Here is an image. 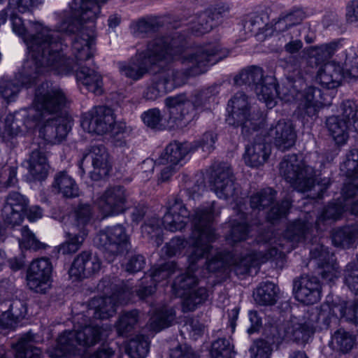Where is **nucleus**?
Masks as SVG:
<instances>
[{
  "instance_id": "obj_58",
  "label": "nucleus",
  "mask_w": 358,
  "mask_h": 358,
  "mask_svg": "<svg viewBox=\"0 0 358 358\" xmlns=\"http://www.w3.org/2000/svg\"><path fill=\"white\" fill-rule=\"evenodd\" d=\"M317 266L321 269L320 272L321 277L327 282H333L339 277L340 269L335 256L330 257L323 264H318Z\"/></svg>"
},
{
  "instance_id": "obj_33",
  "label": "nucleus",
  "mask_w": 358,
  "mask_h": 358,
  "mask_svg": "<svg viewBox=\"0 0 358 358\" xmlns=\"http://www.w3.org/2000/svg\"><path fill=\"white\" fill-rule=\"evenodd\" d=\"M29 164V171L35 180H43L46 178L49 165L46 153L40 145L31 151Z\"/></svg>"
},
{
  "instance_id": "obj_36",
  "label": "nucleus",
  "mask_w": 358,
  "mask_h": 358,
  "mask_svg": "<svg viewBox=\"0 0 358 358\" xmlns=\"http://www.w3.org/2000/svg\"><path fill=\"white\" fill-rule=\"evenodd\" d=\"M22 71V68L20 70V71L15 76V80L17 81L11 80H5L3 79L0 81V94L2 97L6 100L8 102L13 101L15 99L17 94L20 91L21 86H25L27 87H31L34 83H36V79L41 75L45 73L46 72H41L38 73L37 76L30 82L27 83H23L24 78L20 76V73Z\"/></svg>"
},
{
  "instance_id": "obj_53",
  "label": "nucleus",
  "mask_w": 358,
  "mask_h": 358,
  "mask_svg": "<svg viewBox=\"0 0 358 358\" xmlns=\"http://www.w3.org/2000/svg\"><path fill=\"white\" fill-rule=\"evenodd\" d=\"M344 210V206L341 202L329 203L322 210L318 217L316 224L319 227L320 223L325 222H334L338 220Z\"/></svg>"
},
{
  "instance_id": "obj_22",
  "label": "nucleus",
  "mask_w": 358,
  "mask_h": 358,
  "mask_svg": "<svg viewBox=\"0 0 358 358\" xmlns=\"http://www.w3.org/2000/svg\"><path fill=\"white\" fill-rule=\"evenodd\" d=\"M28 206L27 199L17 192H11L6 196L1 210L2 218L7 225H19L24 219Z\"/></svg>"
},
{
  "instance_id": "obj_1",
  "label": "nucleus",
  "mask_w": 358,
  "mask_h": 358,
  "mask_svg": "<svg viewBox=\"0 0 358 358\" xmlns=\"http://www.w3.org/2000/svg\"><path fill=\"white\" fill-rule=\"evenodd\" d=\"M9 15L13 31L23 39L30 54V58L24 61L20 74L24 78L23 83L30 82L38 73L48 70L59 73L70 71L71 61L64 54L66 45L62 41L59 32L73 34L78 30V24L71 10L64 13L56 30L38 21H30L29 26L25 27L21 17L13 12Z\"/></svg>"
},
{
  "instance_id": "obj_47",
  "label": "nucleus",
  "mask_w": 358,
  "mask_h": 358,
  "mask_svg": "<svg viewBox=\"0 0 358 358\" xmlns=\"http://www.w3.org/2000/svg\"><path fill=\"white\" fill-rule=\"evenodd\" d=\"M162 221L157 217H152L148 220L141 227V233L144 237L153 240L157 247L162 245Z\"/></svg>"
},
{
  "instance_id": "obj_17",
  "label": "nucleus",
  "mask_w": 358,
  "mask_h": 358,
  "mask_svg": "<svg viewBox=\"0 0 358 358\" xmlns=\"http://www.w3.org/2000/svg\"><path fill=\"white\" fill-rule=\"evenodd\" d=\"M87 159L92 162L93 169L90 172V176L92 180L99 181L105 178L111 170L109 155L103 145L95 144L86 149L78 163L82 175L85 173L83 162Z\"/></svg>"
},
{
  "instance_id": "obj_12",
  "label": "nucleus",
  "mask_w": 358,
  "mask_h": 358,
  "mask_svg": "<svg viewBox=\"0 0 358 358\" xmlns=\"http://www.w3.org/2000/svg\"><path fill=\"white\" fill-rule=\"evenodd\" d=\"M96 244L103 252L117 255L129 249V236L122 225L117 224L100 231L96 238Z\"/></svg>"
},
{
  "instance_id": "obj_35",
  "label": "nucleus",
  "mask_w": 358,
  "mask_h": 358,
  "mask_svg": "<svg viewBox=\"0 0 358 358\" xmlns=\"http://www.w3.org/2000/svg\"><path fill=\"white\" fill-rule=\"evenodd\" d=\"M260 257L259 254L254 252L234 255L231 257L229 265L236 275L243 276L250 273L252 268L259 266L261 263Z\"/></svg>"
},
{
  "instance_id": "obj_44",
  "label": "nucleus",
  "mask_w": 358,
  "mask_h": 358,
  "mask_svg": "<svg viewBox=\"0 0 358 358\" xmlns=\"http://www.w3.org/2000/svg\"><path fill=\"white\" fill-rule=\"evenodd\" d=\"M276 196V192L271 188L262 189L250 197V208L253 210L260 211L273 203Z\"/></svg>"
},
{
  "instance_id": "obj_59",
  "label": "nucleus",
  "mask_w": 358,
  "mask_h": 358,
  "mask_svg": "<svg viewBox=\"0 0 358 358\" xmlns=\"http://www.w3.org/2000/svg\"><path fill=\"white\" fill-rule=\"evenodd\" d=\"M92 215V207L89 204H79L73 213L74 224L79 231L85 230V227L90 222Z\"/></svg>"
},
{
  "instance_id": "obj_30",
  "label": "nucleus",
  "mask_w": 358,
  "mask_h": 358,
  "mask_svg": "<svg viewBox=\"0 0 358 358\" xmlns=\"http://www.w3.org/2000/svg\"><path fill=\"white\" fill-rule=\"evenodd\" d=\"M313 334V325L310 322L294 317L285 324L284 335L282 338L304 343Z\"/></svg>"
},
{
  "instance_id": "obj_43",
  "label": "nucleus",
  "mask_w": 358,
  "mask_h": 358,
  "mask_svg": "<svg viewBox=\"0 0 358 358\" xmlns=\"http://www.w3.org/2000/svg\"><path fill=\"white\" fill-rule=\"evenodd\" d=\"M176 318V313L172 308L163 307L157 310L150 320V328L159 331L170 327Z\"/></svg>"
},
{
  "instance_id": "obj_39",
  "label": "nucleus",
  "mask_w": 358,
  "mask_h": 358,
  "mask_svg": "<svg viewBox=\"0 0 358 358\" xmlns=\"http://www.w3.org/2000/svg\"><path fill=\"white\" fill-rule=\"evenodd\" d=\"M255 91L259 100L264 102L268 108H272L276 105L278 92L272 77L266 76L264 83L257 85Z\"/></svg>"
},
{
  "instance_id": "obj_52",
  "label": "nucleus",
  "mask_w": 358,
  "mask_h": 358,
  "mask_svg": "<svg viewBox=\"0 0 358 358\" xmlns=\"http://www.w3.org/2000/svg\"><path fill=\"white\" fill-rule=\"evenodd\" d=\"M248 215L246 213H241L240 218L244 221L242 222H235L233 224L230 233L228 236V240L233 243L241 242L245 241L249 232Z\"/></svg>"
},
{
  "instance_id": "obj_34",
  "label": "nucleus",
  "mask_w": 358,
  "mask_h": 358,
  "mask_svg": "<svg viewBox=\"0 0 358 358\" xmlns=\"http://www.w3.org/2000/svg\"><path fill=\"white\" fill-rule=\"evenodd\" d=\"M357 343L358 331L353 334L340 328L332 334L330 345L332 349L340 353L348 354Z\"/></svg>"
},
{
  "instance_id": "obj_64",
  "label": "nucleus",
  "mask_w": 358,
  "mask_h": 358,
  "mask_svg": "<svg viewBox=\"0 0 358 358\" xmlns=\"http://www.w3.org/2000/svg\"><path fill=\"white\" fill-rule=\"evenodd\" d=\"M272 348L269 342L263 339L254 341L250 352L254 358H270Z\"/></svg>"
},
{
  "instance_id": "obj_6",
  "label": "nucleus",
  "mask_w": 358,
  "mask_h": 358,
  "mask_svg": "<svg viewBox=\"0 0 358 358\" xmlns=\"http://www.w3.org/2000/svg\"><path fill=\"white\" fill-rule=\"evenodd\" d=\"M180 102L179 98L167 97L165 104L169 108V117L164 119L160 110L157 108L150 109L142 114L143 122L152 129L157 130H173L182 129L187 125V122L191 119L188 112L191 106L186 104L185 107L180 108L177 103Z\"/></svg>"
},
{
  "instance_id": "obj_27",
  "label": "nucleus",
  "mask_w": 358,
  "mask_h": 358,
  "mask_svg": "<svg viewBox=\"0 0 358 358\" xmlns=\"http://www.w3.org/2000/svg\"><path fill=\"white\" fill-rule=\"evenodd\" d=\"M107 0H73L70 4V10L76 23L94 24V21L100 13L101 4Z\"/></svg>"
},
{
  "instance_id": "obj_9",
  "label": "nucleus",
  "mask_w": 358,
  "mask_h": 358,
  "mask_svg": "<svg viewBox=\"0 0 358 358\" xmlns=\"http://www.w3.org/2000/svg\"><path fill=\"white\" fill-rule=\"evenodd\" d=\"M280 175L299 192H308L314 183L315 169L299 160L296 155L284 157L279 164Z\"/></svg>"
},
{
  "instance_id": "obj_28",
  "label": "nucleus",
  "mask_w": 358,
  "mask_h": 358,
  "mask_svg": "<svg viewBox=\"0 0 358 358\" xmlns=\"http://www.w3.org/2000/svg\"><path fill=\"white\" fill-rule=\"evenodd\" d=\"M101 262L96 256L83 252L73 260L69 273L76 278H86L99 271Z\"/></svg>"
},
{
  "instance_id": "obj_50",
  "label": "nucleus",
  "mask_w": 358,
  "mask_h": 358,
  "mask_svg": "<svg viewBox=\"0 0 358 358\" xmlns=\"http://www.w3.org/2000/svg\"><path fill=\"white\" fill-rule=\"evenodd\" d=\"M87 235L86 230H81L78 234H68V239L59 247V252L71 255L77 252L83 245Z\"/></svg>"
},
{
  "instance_id": "obj_24",
  "label": "nucleus",
  "mask_w": 358,
  "mask_h": 358,
  "mask_svg": "<svg viewBox=\"0 0 358 358\" xmlns=\"http://www.w3.org/2000/svg\"><path fill=\"white\" fill-rule=\"evenodd\" d=\"M71 128V120L63 116L49 118L39 130V137L50 144H57L65 139Z\"/></svg>"
},
{
  "instance_id": "obj_38",
  "label": "nucleus",
  "mask_w": 358,
  "mask_h": 358,
  "mask_svg": "<svg viewBox=\"0 0 358 358\" xmlns=\"http://www.w3.org/2000/svg\"><path fill=\"white\" fill-rule=\"evenodd\" d=\"M357 310L358 301L357 300L351 301H342L339 303H333L330 308V311L337 318L355 325L358 324Z\"/></svg>"
},
{
  "instance_id": "obj_7",
  "label": "nucleus",
  "mask_w": 358,
  "mask_h": 358,
  "mask_svg": "<svg viewBox=\"0 0 358 358\" xmlns=\"http://www.w3.org/2000/svg\"><path fill=\"white\" fill-rule=\"evenodd\" d=\"M101 329L98 326H85L80 330L65 331L57 338V346L51 352L52 358L76 355L78 345H93L101 339Z\"/></svg>"
},
{
  "instance_id": "obj_57",
  "label": "nucleus",
  "mask_w": 358,
  "mask_h": 358,
  "mask_svg": "<svg viewBox=\"0 0 358 358\" xmlns=\"http://www.w3.org/2000/svg\"><path fill=\"white\" fill-rule=\"evenodd\" d=\"M233 354V347L229 339L220 338L215 341L211 345L210 355L212 358H231Z\"/></svg>"
},
{
  "instance_id": "obj_20",
  "label": "nucleus",
  "mask_w": 358,
  "mask_h": 358,
  "mask_svg": "<svg viewBox=\"0 0 358 358\" xmlns=\"http://www.w3.org/2000/svg\"><path fill=\"white\" fill-rule=\"evenodd\" d=\"M321 284L318 278L309 275H301L293 281L295 298L305 304H313L319 301Z\"/></svg>"
},
{
  "instance_id": "obj_26",
  "label": "nucleus",
  "mask_w": 358,
  "mask_h": 358,
  "mask_svg": "<svg viewBox=\"0 0 358 358\" xmlns=\"http://www.w3.org/2000/svg\"><path fill=\"white\" fill-rule=\"evenodd\" d=\"M267 136L273 141L275 146L284 152L290 149L295 144L296 132L291 121L279 120L274 126H271Z\"/></svg>"
},
{
  "instance_id": "obj_32",
  "label": "nucleus",
  "mask_w": 358,
  "mask_h": 358,
  "mask_svg": "<svg viewBox=\"0 0 358 358\" xmlns=\"http://www.w3.org/2000/svg\"><path fill=\"white\" fill-rule=\"evenodd\" d=\"M271 152L270 145L264 142L254 143L246 147L243 159L246 165L259 167L268 160Z\"/></svg>"
},
{
  "instance_id": "obj_13",
  "label": "nucleus",
  "mask_w": 358,
  "mask_h": 358,
  "mask_svg": "<svg viewBox=\"0 0 358 358\" xmlns=\"http://www.w3.org/2000/svg\"><path fill=\"white\" fill-rule=\"evenodd\" d=\"M210 182L219 198L225 200H236L240 189L238 185L235 182L234 176L229 165L220 163L213 166Z\"/></svg>"
},
{
  "instance_id": "obj_8",
  "label": "nucleus",
  "mask_w": 358,
  "mask_h": 358,
  "mask_svg": "<svg viewBox=\"0 0 358 358\" xmlns=\"http://www.w3.org/2000/svg\"><path fill=\"white\" fill-rule=\"evenodd\" d=\"M229 115L226 121L229 125L241 127L242 133L249 135L257 130L262 122L261 115L252 112L248 98L243 92H238L228 103Z\"/></svg>"
},
{
  "instance_id": "obj_11",
  "label": "nucleus",
  "mask_w": 358,
  "mask_h": 358,
  "mask_svg": "<svg viewBox=\"0 0 358 358\" xmlns=\"http://www.w3.org/2000/svg\"><path fill=\"white\" fill-rule=\"evenodd\" d=\"M112 293L109 296L92 299L89 303L93 310L95 319L105 320L112 317L116 312L117 304L127 303L131 299L133 291L127 284L120 282L111 284Z\"/></svg>"
},
{
  "instance_id": "obj_56",
  "label": "nucleus",
  "mask_w": 358,
  "mask_h": 358,
  "mask_svg": "<svg viewBox=\"0 0 358 358\" xmlns=\"http://www.w3.org/2000/svg\"><path fill=\"white\" fill-rule=\"evenodd\" d=\"M138 312L136 310L122 314L116 324L118 334L124 336L130 332L138 322Z\"/></svg>"
},
{
  "instance_id": "obj_48",
  "label": "nucleus",
  "mask_w": 358,
  "mask_h": 358,
  "mask_svg": "<svg viewBox=\"0 0 358 358\" xmlns=\"http://www.w3.org/2000/svg\"><path fill=\"white\" fill-rule=\"evenodd\" d=\"M149 348L148 337L138 335L130 340L126 352L131 358H144L149 352Z\"/></svg>"
},
{
  "instance_id": "obj_15",
  "label": "nucleus",
  "mask_w": 358,
  "mask_h": 358,
  "mask_svg": "<svg viewBox=\"0 0 358 358\" xmlns=\"http://www.w3.org/2000/svg\"><path fill=\"white\" fill-rule=\"evenodd\" d=\"M306 17L305 11L301 8H294L289 11L282 13L278 18L273 20L271 25L266 24L263 27L259 26L260 17L250 20L251 25L258 33L264 34L266 36L271 35L273 32L285 33L290 31Z\"/></svg>"
},
{
  "instance_id": "obj_29",
  "label": "nucleus",
  "mask_w": 358,
  "mask_h": 358,
  "mask_svg": "<svg viewBox=\"0 0 358 358\" xmlns=\"http://www.w3.org/2000/svg\"><path fill=\"white\" fill-rule=\"evenodd\" d=\"M190 152H192V148L189 143H180L175 141L171 142L166 147L164 151L156 159L155 163L159 165L171 164L180 167L182 165L181 164L182 161Z\"/></svg>"
},
{
  "instance_id": "obj_31",
  "label": "nucleus",
  "mask_w": 358,
  "mask_h": 358,
  "mask_svg": "<svg viewBox=\"0 0 358 358\" xmlns=\"http://www.w3.org/2000/svg\"><path fill=\"white\" fill-rule=\"evenodd\" d=\"M343 71L340 64L329 62L325 64L318 71L316 80L326 89H334L341 85Z\"/></svg>"
},
{
  "instance_id": "obj_60",
  "label": "nucleus",
  "mask_w": 358,
  "mask_h": 358,
  "mask_svg": "<svg viewBox=\"0 0 358 358\" xmlns=\"http://www.w3.org/2000/svg\"><path fill=\"white\" fill-rule=\"evenodd\" d=\"M21 231L22 238L19 240V245L21 248L34 251L45 248V245L37 240L34 234L27 227H23Z\"/></svg>"
},
{
  "instance_id": "obj_41",
  "label": "nucleus",
  "mask_w": 358,
  "mask_h": 358,
  "mask_svg": "<svg viewBox=\"0 0 358 358\" xmlns=\"http://www.w3.org/2000/svg\"><path fill=\"white\" fill-rule=\"evenodd\" d=\"M357 238V231L352 226H345L335 229L331 232L333 244L336 247L350 248Z\"/></svg>"
},
{
  "instance_id": "obj_21",
  "label": "nucleus",
  "mask_w": 358,
  "mask_h": 358,
  "mask_svg": "<svg viewBox=\"0 0 358 358\" xmlns=\"http://www.w3.org/2000/svg\"><path fill=\"white\" fill-rule=\"evenodd\" d=\"M189 217V213L178 196L171 197L167 203V211L162 218V224L170 231L184 229Z\"/></svg>"
},
{
  "instance_id": "obj_63",
  "label": "nucleus",
  "mask_w": 358,
  "mask_h": 358,
  "mask_svg": "<svg viewBox=\"0 0 358 358\" xmlns=\"http://www.w3.org/2000/svg\"><path fill=\"white\" fill-rule=\"evenodd\" d=\"M339 42L333 41L329 43L322 44L320 46L315 47L311 54L315 57L318 63L323 62L329 59L338 49Z\"/></svg>"
},
{
  "instance_id": "obj_16",
  "label": "nucleus",
  "mask_w": 358,
  "mask_h": 358,
  "mask_svg": "<svg viewBox=\"0 0 358 358\" xmlns=\"http://www.w3.org/2000/svg\"><path fill=\"white\" fill-rule=\"evenodd\" d=\"M114 124L113 111L107 106L94 107L82 115L81 127L89 133L104 134L111 131Z\"/></svg>"
},
{
  "instance_id": "obj_18",
  "label": "nucleus",
  "mask_w": 358,
  "mask_h": 358,
  "mask_svg": "<svg viewBox=\"0 0 358 358\" xmlns=\"http://www.w3.org/2000/svg\"><path fill=\"white\" fill-rule=\"evenodd\" d=\"M127 198V189L123 186L115 185L108 187L95 203L104 216H113L124 210Z\"/></svg>"
},
{
  "instance_id": "obj_19",
  "label": "nucleus",
  "mask_w": 358,
  "mask_h": 358,
  "mask_svg": "<svg viewBox=\"0 0 358 358\" xmlns=\"http://www.w3.org/2000/svg\"><path fill=\"white\" fill-rule=\"evenodd\" d=\"M312 230V223L302 220H296L291 222L284 232L283 239L280 241L277 245L280 248L273 247L271 249V255L273 252L276 254L289 252L296 245L305 241L310 231Z\"/></svg>"
},
{
  "instance_id": "obj_25",
  "label": "nucleus",
  "mask_w": 358,
  "mask_h": 358,
  "mask_svg": "<svg viewBox=\"0 0 358 358\" xmlns=\"http://www.w3.org/2000/svg\"><path fill=\"white\" fill-rule=\"evenodd\" d=\"M296 115L303 120L316 117L322 107L320 100L321 91L318 88L309 87L299 94Z\"/></svg>"
},
{
  "instance_id": "obj_40",
  "label": "nucleus",
  "mask_w": 358,
  "mask_h": 358,
  "mask_svg": "<svg viewBox=\"0 0 358 358\" xmlns=\"http://www.w3.org/2000/svg\"><path fill=\"white\" fill-rule=\"evenodd\" d=\"M265 78L263 69L253 66L242 70L235 76L234 83L237 85H245L254 87L255 90L257 85L263 83Z\"/></svg>"
},
{
  "instance_id": "obj_42",
  "label": "nucleus",
  "mask_w": 358,
  "mask_h": 358,
  "mask_svg": "<svg viewBox=\"0 0 358 358\" xmlns=\"http://www.w3.org/2000/svg\"><path fill=\"white\" fill-rule=\"evenodd\" d=\"M278 287L271 282H262L254 293L255 301L259 305L271 306L276 303Z\"/></svg>"
},
{
  "instance_id": "obj_14",
  "label": "nucleus",
  "mask_w": 358,
  "mask_h": 358,
  "mask_svg": "<svg viewBox=\"0 0 358 358\" xmlns=\"http://www.w3.org/2000/svg\"><path fill=\"white\" fill-rule=\"evenodd\" d=\"M66 97L63 91L48 82L43 83L36 90L34 104L43 114H56L65 106Z\"/></svg>"
},
{
  "instance_id": "obj_54",
  "label": "nucleus",
  "mask_w": 358,
  "mask_h": 358,
  "mask_svg": "<svg viewBox=\"0 0 358 358\" xmlns=\"http://www.w3.org/2000/svg\"><path fill=\"white\" fill-rule=\"evenodd\" d=\"M208 291L204 287H199L196 290L190 292L182 302L185 311H193L197 306L203 303L208 298Z\"/></svg>"
},
{
  "instance_id": "obj_49",
  "label": "nucleus",
  "mask_w": 358,
  "mask_h": 358,
  "mask_svg": "<svg viewBox=\"0 0 358 358\" xmlns=\"http://www.w3.org/2000/svg\"><path fill=\"white\" fill-rule=\"evenodd\" d=\"M172 98H179L180 101L177 103V105L180 106V108L185 107L186 104L189 103L191 106L190 109H188V112L191 115V119L187 122V124H189L196 117V113L195 112L196 110L204 107L206 105V102L209 101L210 97H208L206 93H199L196 94L193 101H189L187 99V96L185 94H179L175 96H171Z\"/></svg>"
},
{
  "instance_id": "obj_10",
  "label": "nucleus",
  "mask_w": 358,
  "mask_h": 358,
  "mask_svg": "<svg viewBox=\"0 0 358 358\" xmlns=\"http://www.w3.org/2000/svg\"><path fill=\"white\" fill-rule=\"evenodd\" d=\"M342 118L331 116L327 118L326 124L336 144L344 145L349 137L348 130L358 133V105L353 101H343L341 106Z\"/></svg>"
},
{
  "instance_id": "obj_46",
  "label": "nucleus",
  "mask_w": 358,
  "mask_h": 358,
  "mask_svg": "<svg viewBox=\"0 0 358 358\" xmlns=\"http://www.w3.org/2000/svg\"><path fill=\"white\" fill-rule=\"evenodd\" d=\"M32 340L33 336L30 334L19 339L15 346V358H41V350L31 345Z\"/></svg>"
},
{
  "instance_id": "obj_45",
  "label": "nucleus",
  "mask_w": 358,
  "mask_h": 358,
  "mask_svg": "<svg viewBox=\"0 0 358 358\" xmlns=\"http://www.w3.org/2000/svg\"><path fill=\"white\" fill-rule=\"evenodd\" d=\"M217 24L211 17L210 13L206 9L204 11L196 14L191 20L190 29L196 35H202L211 31Z\"/></svg>"
},
{
  "instance_id": "obj_5",
  "label": "nucleus",
  "mask_w": 358,
  "mask_h": 358,
  "mask_svg": "<svg viewBox=\"0 0 358 358\" xmlns=\"http://www.w3.org/2000/svg\"><path fill=\"white\" fill-rule=\"evenodd\" d=\"M170 38H156L150 42L145 51L135 55L128 62L119 63L120 73L134 81L141 79L150 71L161 66V63L169 59L173 55H178L183 50L182 41L173 40L171 52L166 50V43Z\"/></svg>"
},
{
  "instance_id": "obj_2",
  "label": "nucleus",
  "mask_w": 358,
  "mask_h": 358,
  "mask_svg": "<svg viewBox=\"0 0 358 358\" xmlns=\"http://www.w3.org/2000/svg\"><path fill=\"white\" fill-rule=\"evenodd\" d=\"M162 38L171 40L166 43L164 48L169 52H171L173 40L182 41L181 43L183 45L181 53L178 55H173L169 59L161 63V66H157L159 69H162L166 63L173 59L180 60L185 66V69L182 70L169 69L159 72L169 92L184 85L188 78L206 72L210 66L215 64L227 55V52L222 51L221 45L217 42L207 43L202 45L190 48L186 37L179 31Z\"/></svg>"
},
{
  "instance_id": "obj_61",
  "label": "nucleus",
  "mask_w": 358,
  "mask_h": 358,
  "mask_svg": "<svg viewBox=\"0 0 358 358\" xmlns=\"http://www.w3.org/2000/svg\"><path fill=\"white\" fill-rule=\"evenodd\" d=\"M358 192V186L354 183L345 184L343 189L344 206L349 208L352 214L358 215V199L351 201Z\"/></svg>"
},
{
  "instance_id": "obj_51",
  "label": "nucleus",
  "mask_w": 358,
  "mask_h": 358,
  "mask_svg": "<svg viewBox=\"0 0 358 358\" xmlns=\"http://www.w3.org/2000/svg\"><path fill=\"white\" fill-rule=\"evenodd\" d=\"M168 92L169 90L159 72L152 77L150 84L143 93V97L147 100L154 101Z\"/></svg>"
},
{
  "instance_id": "obj_3",
  "label": "nucleus",
  "mask_w": 358,
  "mask_h": 358,
  "mask_svg": "<svg viewBox=\"0 0 358 358\" xmlns=\"http://www.w3.org/2000/svg\"><path fill=\"white\" fill-rule=\"evenodd\" d=\"M213 220L214 214L211 207L198 208L192 216V250L187 258V272L178 276L173 283V289L180 296L185 295L186 291L198 283V279L192 273L196 271L197 263L207 257L212 249L211 243L217 238Z\"/></svg>"
},
{
  "instance_id": "obj_4",
  "label": "nucleus",
  "mask_w": 358,
  "mask_h": 358,
  "mask_svg": "<svg viewBox=\"0 0 358 358\" xmlns=\"http://www.w3.org/2000/svg\"><path fill=\"white\" fill-rule=\"evenodd\" d=\"M78 29L75 32L76 36L72 41V51L77 62L68 57L64 52L65 57L71 61V68L66 73H59L54 70H48L46 72H53L57 75H69L76 72V80L78 83L85 86L87 90L96 94H101L103 92V80L101 76L95 70L92 69L84 64L85 62L93 55V46L95 43V24L78 25ZM67 46L64 48V51Z\"/></svg>"
},
{
  "instance_id": "obj_23",
  "label": "nucleus",
  "mask_w": 358,
  "mask_h": 358,
  "mask_svg": "<svg viewBox=\"0 0 358 358\" xmlns=\"http://www.w3.org/2000/svg\"><path fill=\"white\" fill-rule=\"evenodd\" d=\"M52 271V265L48 258L41 257L32 261L27 275L29 289L36 292H43V286L50 280Z\"/></svg>"
},
{
  "instance_id": "obj_55",
  "label": "nucleus",
  "mask_w": 358,
  "mask_h": 358,
  "mask_svg": "<svg viewBox=\"0 0 358 358\" xmlns=\"http://www.w3.org/2000/svg\"><path fill=\"white\" fill-rule=\"evenodd\" d=\"M177 269L178 266L175 262H167L164 264L153 268L149 276L150 281H152L156 285L157 282H159L169 278Z\"/></svg>"
},
{
  "instance_id": "obj_62",
  "label": "nucleus",
  "mask_w": 358,
  "mask_h": 358,
  "mask_svg": "<svg viewBox=\"0 0 358 358\" xmlns=\"http://www.w3.org/2000/svg\"><path fill=\"white\" fill-rule=\"evenodd\" d=\"M344 283L356 295L358 294V265L355 263L347 264L344 271Z\"/></svg>"
},
{
  "instance_id": "obj_37",
  "label": "nucleus",
  "mask_w": 358,
  "mask_h": 358,
  "mask_svg": "<svg viewBox=\"0 0 358 358\" xmlns=\"http://www.w3.org/2000/svg\"><path fill=\"white\" fill-rule=\"evenodd\" d=\"M52 188L66 198H74L79 194L76 181L66 171H61L55 175Z\"/></svg>"
}]
</instances>
